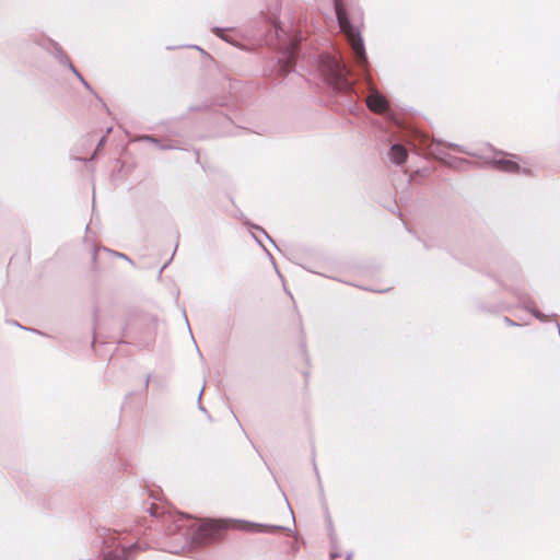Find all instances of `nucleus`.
<instances>
[{"mask_svg": "<svg viewBox=\"0 0 560 560\" xmlns=\"http://www.w3.org/2000/svg\"><path fill=\"white\" fill-rule=\"evenodd\" d=\"M105 560H121V559H120V556H119V555H116V553H108V555L105 557Z\"/></svg>", "mask_w": 560, "mask_h": 560, "instance_id": "nucleus-7", "label": "nucleus"}, {"mask_svg": "<svg viewBox=\"0 0 560 560\" xmlns=\"http://www.w3.org/2000/svg\"><path fill=\"white\" fill-rule=\"evenodd\" d=\"M322 72L329 84L338 91L349 89L345 66L335 57L325 56L322 60Z\"/></svg>", "mask_w": 560, "mask_h": 560, "instance_id": "nucleus-3", "label": "nucleus"}, {"mask_svg": "<svg viewBox=\"0 0 560 560\" xmlns=\"http://www.w3.org/2000/svg\"><path fill=\"white\" fill-rule=\"evenodd\" d=\"M408 158L407 149L401 144H394L389 150V159L397 165L404 164Z\"/></svg>", "mask_w": 560, "mask_h": 560, "instance_id": "nucleus-5", "label": "nucleus"}, {"mask_svg": "<svg viewBox=\"0 0 560 560\" xmlns=\"http://www.w3.org/2000/svg\"><path fill=\"white\" fill-rule=\"evenodd\" d=\"M366 105L368 107L376 113V114H382L384 113L387 107H388V102L387 100L381 95L380 93L377 92H373L371 93L368 98H366Z\"/></svg>", "mask_w": 560, "mask_h": 560, "instance_id": "nucleus-4", "label": "nucleus"}, {"mask_svg": "<svg viewBox=\"0 0 560 560\" xmlns=\"http://www.w3.org/2000/svg\"><path fill=\"white\" fill-rule=\"evenodd\" d=\"M192 530L191 541L198 546H206L222 540L231 529L238 528V523L225 518H203L189 525Z\"/></svg>", "mask_w": 560, "mask_h": 560, "instance_id": "nucleus-1", "label": "nucleus"}, {"mask_svg": "<svg viewBox=\"0 0 560 560\" xmlns=\"http://www.w3.org/2000/svg\"><path fill=\"white\" fill-rule=\"evenodd\" d=\"M495 165L504 172L509 173H517L520 172V165L511 160H499L495 162Z\"/></svg>", "mask_w": 560, "mask_h": 560, "instance_id": "nucleus-6", "label": "nucleus"}, {"mask_svg": "<svg viewBox=\"0 0 560 560\" xmlns=\"http://www.w3.org/2000/svg\"><path fill=\"white\" fill-rule=\"evenodd\" d=\"M291 62H292V60H291V58H289L283 66V71H285V72L289 71V67H291Z\"/></svg>", "mask_w": 560, "mask_h": 560, "instance_id": "nucleus-9", "label": "nucleus"}, {"mask_svg": "<svg viewBox=\"0 0 560 560\" xmlns=\"http://www.w3.org/2000/svg\"><path fill=\"white\" fill-rule=\"evenodd\" d=\"M335 9L340 30L346 35L347 40L353 50L358 65L365 67L368 63V58L359 27L350 23L345 5L340 0L336 1Z\"/></svg>", "mask_w": 560, "mask_h": 560, "instance_id": "nucleus-2", "label": "nucleus"}, {"mask_svg": "<svg viewBox=\"0 0 560 560\" xmlns=\"http://www.w3.org/2000/svg\"><path fill=\"white\" fill-rule=\"evenodd\" d=\"M187 521H188L187 518H184V517H182V516H180V517H178V518L175 521L176 523H179V524H177V525H176V528H177V529L182 528V527L184 526V524H183V523H184V522H187Z\"/></svg>", "mask_w": 560, "mask_h": 560, "instance_id": "nucleus-8", "label": "nucleus"}]
</instances>
